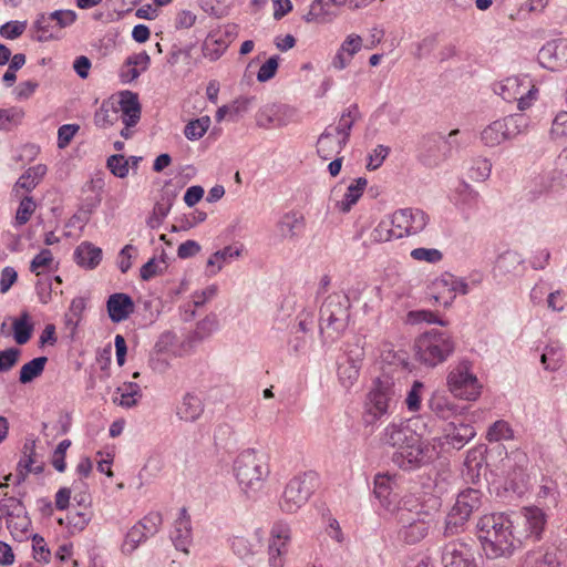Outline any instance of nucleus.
<instances>
[{
  "mask_svg": "<svg viewBox=\"0 0 567 567\" xmlns=\"http://www.w3.org/2000/svg\"><path fill=\"white\" fill-rule=\"evenodd\" d=\"M486 437L489 442L511 440V439H513V430L506 421L499 420V421H496L488 429Z\"/></svg>",
  "mask_w": 567,
  "mask_h": 567,
  "instance_id": "5fc2aeb1",
  "label": "nucleus"
},
{
  "mask_svg": "<svg viewBox=\"0 0 567 567\" xmlns=\"http://www.w3.org/2000/svg\"><path fill=\"white\" fill-rule=\"evenodd\" d=\"M399 524L398 539L405 545H416L427 537L435 526V515L412 495H405L395 511Z\"/></svg>",
  "mask_w": 567,
  "mask_h": 567,
  "instance_id": "7ed1b4c3",
  "label": "nucleus"
},
{
  "mask_svg": "<svg viewBox=\"0 0 567 567\" xmlns=\"http://www.w3.org/2000/svg\"><path fill=\"white\" fill-rule=\"evenodd\" d=\"M70 446H71V441L68 439L63 440L58 444L56 449L54 450V452L52 454L51 463L58 472L62 473L66 468L65 454Z\"/></svg>",
  "mask_w": 567,
  "mask_h": 567,
  "instance_id": "bf43d9fd",
  "label": "nucleus"
},
{
  "mask_svg": "<svg viewBox=\"0 0 567 567\" xmlns=\"http://www.w3.org/2000/svg\"><path fill=\"white\" fill-rule=\"evenodd\" d=\"M558 496L559 492L557 483L547 478L543 480V483L537 492V499H548L554 506H556L558 504Z\"/></svg>",
  "mask_w": 567,
  "mask_h": 567,
  "instance_id": "4d7b16f0",
  "label": "nucleus"
},
{
  "mask_svg": "<svg viewBox=\"0 0 567 567\" xmlns=\"http://www.w3.org/2000/svg\"><path fill=\"white\" fill-rule=\"evenodd\" d=\"M346 144L344 137H340V135L334 134L332 131L326 130L317 142V153L322 159L327 161L338 155Z\"/></svg>",
  "mask_w": 567,
  "mask_h": 567,
  "instance_id": "393cba45",
  "label": "nucleus"
},
{
  "mask_svg": "<svg viewBox=\"0 0 567 567\" xmlns=\"http://www.w3.org/2000/svg\"><path fill=\"white\" fill-rule=\"evenodd\" d=\"M443 567H478L471 545L455 539L442 547Z\"/></svg>",
  "mask_w": 567,
  "mask_h": 567,
  "instance_id": "f3484780",
  "label": "nucleus"
},
{
  "mask_svg": "<svg viewBox=\"0 0 567 567\" xmlns=\"http://www.w3.org/2000/svg\"><path fill=\"white\" fill-rule=\"evenodd\" d=\"M430 409L441 419H450L457 413V405L442 393H434L429 402Z\"/></svg>",
  "mask_w": 567,
  "mask_h": 567,
  "instance_id": "c9c22d12",
  "label": "nucleus"
},
{
  "mask_svg": "<svg viewBox=\"0 0 567 567\" xmlns=\"http://www.w3.org/2000/svg\"><path fill=\"white\" fill-rule=\"evenodd\" d=\"M494 91L507 102L517 101L520 111L536 100L537 89L528 75L509 76L494 85Z\"/></svg>",
  "mask_w": 567,
  "mask_h": 567,
  "instance_id": "9b49d317",
  "label": "nucleus"
},
{
  "mask_svg": "<svg viewBox=\"0 0 567 567\" xmlns=\"http://www.w3.org/2000/svg\"><path fill=\"white\" fill-rule=\"evenodd\" d=\"M450 392L458 399L475 401L482 391V384L472 372L470 362H460L447 375Z\"/></svg>",
  "mask_w": 567,
  "mask_h": 567,
  "instance_id": "ddd939ff",
  "label": "nucleus"
},
{
  "mask_svg": "<svg viewBox=\"0 0 567 567\" xmlns=\"http://www.w3.org/2000/svg\"><path fill=\"white\" fill-rule=\"evenodd\" d=\"M424 384L421 381H414L405 398V405L410 412H417L422 405Z\"/></svg>",
  "mask_w": 567,
  "mask_h": 567,
  "instance_id": "603ef678",
  "label": "nucleus"
},
{
  "mask_svg": "<svg viewBox=\"0 0 567 567\" xmlns=\"http://www.w3.org/2000/svg\"><path fill=\"white\" fill-rule=\"evenodd\" d=\"M115 102L123 124L135 126L141 118V104L137 94L131 91H122Z\"/></svg>",
  "mask_w": 567,
  "mask_h": 567,
  "instance_id": "aec40b11",
  "label": "nucleus"
},
{
  "mask_svg": "<svg viewBox=\"0 0 567 567\" xmlns=\"http://www.w3.org/2000/svg\"><path fill=\"white\" fill-rule=\"evenodd\" d=\"M80 506H82L81 511L71 512L68 516L69 525L73 529V532L83 530L92 519V511L90 508V496L81 495L80 499H78Z\"/></svg>",
  "mask_w": 567,
  "mask_h": 567,
  "instance_id": "2f4dec72",
  "label": "nucleus"
},
{
  "mask_svg": "<svg viewBox=\"0 0 567 567\" xmlns=\"http://www.w3.org/2000/svg\"><path fill=\"white\" fill-rule=\"evenodd\" d=\"M13 338L18 344H25L33 331V324L30 322V316L27 311L22 312L12 323Z\"/></svg>",
  "mask_w": 567,
  "mask_h": 567,
  "instance_id": "4c0bfd02",
  "label": "nucleus"
},
{
  "mask_svg": "<svg viewBox=\"0 0 567 567\" xmlns=\"http://www.w3.org/2000/svg\"><path fill=\"white\" fill-rule=\"evenodd\" d=\"M394 400V382L389 377L375 379L364 401L365 422L374 423L390 413Z\"/></svg>",
  "mask_w": 567,
  "mask_h": 567,
  "instance_id": "0eeeda50",
  "label": "nucleus"
},
{
  "mask_svg": "<svg viewBox=\"0 0 567 567\" xmlns=\"http://www.w3.org/2000/svg\"><path fill=\"white\" fill-rule=\"evenodd\" d=\"M172 540L176 549L188 554V546L192 542V524L190 517L185 508H182L178 517L174 523L171 534Z\"/></svg>",
  "mask_w": 567,
  "mask_h": 567,
  "instance_id": "5701e85b",
  "label": "nucleus"
},
{
  "mask_svg": "<svg viewBox=\"0 0 567 567\" xmlns=\"http://www.w3.org/2000/svg\"><path fill=\"white\" fill-rule=\"evenodd\" d=\"M564 361L563 348L558 343H550L546 347L545 352L540 357V362L546 370H558Z\"/></svg>",
  "mask_w": 567,
  "mask_h": 567,
  "instance_id": "79ce46f5",
  "label": "nucleus"
},
{
  "mask_svg": "<svg viewBox=\"0 0 567 567\" xmlns=\"http://www.w3.org/2000/svg\"><path fill=\"white\" fill-rule=\"evenodd\" d=\"M515 534L518 546L524 542L542 539L547 525L546 513L537 506H525L515 516Z\"/></svg>",
  "mask_w": 567,
  "mask_h": 567,
  "instance_id": "9d476101",
  "label": "nucleus"
},
{
  "mask_svg": "<svg viewBox=\"0 0 567 567\" xmlns=\"http://www.w3.org/2000/svg\"><path fill=\"white\" fill-rule=\"evenodd\" d=\"M389 152L390 148L388 146L378 145L369 155V163L367 167L372 171L379 168L389 155Z\"/></svg>",
  "mask_w": 567,
  "mask_h": 567,
  "instance_id": "774afa93",
  "label": "nucleus"
},
{
  "mask_svg": "<svg viewBox=\"0 0 567 567\" xmlns=\"http://www.w3.org/2000/svg\"><path fill=\"white\" fill-rule=\"evenodd\" d=\"M233 472L240 489L251 497L262 488L270 470L262 455L248 449L236 457Z\"/></svg>",
  "mask_w": 567,
  "mask_h": 567,
  "instance_id": "20e7f679",
  "label": "nucleus"
},
{
  "mask_svg": "<svg viewBox=\"0 0 567 567\" xmlns=\"http://www.w3.org/2000/svg\"><path fill=\"white\" fill-rule=\"evenodd\" d=\"M361 354L348 357L338 367V380L346 389H350L359 379L361 369Z\"/></svg>",
  "mask_w": 567,
  "mask_h": 567,
  "instance_id": "c85d7f7f",
  "label": "nucleus"
},
{
  "mask_svg": "<svg viewBox=\"0 0 567 567\" xmlns=\"http://www.w3.org/2000/svg\"><path fill=\"white\" fill-rule=\"evenodd\" d=\"M550 135L554 140H563L567 137V112H559L551 124Z\"/></svg>",
  "mask_w": 567,
  "mask_h": 567,
  "instance_id": "052dcab7",
  "label": "nucleus"
},
{
  "mask_svg": "<svg viewBox=\"0 0 567 567\" xmlns=\"http://www.w3.org/2000/svg\"><path fill=\"white\" fill-rule=\"evenodd\" d=\"M75 261L79 266L93 269L102 259V250L91 243H82L74 252Z\"/></svg>",
  "mask_w": 567,
  "mask_h": 567,
  "instance_id": "7c9ffc66",
  "label": "nucleus"
},
{
  "mask_svg": "<svg viewBox=\"0 0 567 567\" xmlns=\"http://www.w3.org/2000/svg\"><path fill=\"white\" fill-rule=\"evenodd\" d=\"M368 185V181L364 177H359L354 179L346 189L342 197L339 199L338 193L340 189L336 186L331 192L332 200L334 202V208L341 213H349L352 207L358 203V200L363 195Z\"/></svg>",
  "mask_w": 567,
  "mask_h": 567,
  "instance_id": "6ab92c4d",
  "label": "nucleus"
},
{
  "mask_svg": "<svg viewBox=\"0 0 567 567\" xmlns=\"http://www.w3.org/2000/svg\"><path fill=\"white\" fill-rule=\"evenodd\" d=\"M482 502V494L478 489L466 488L456 498L454 506L447 515L445 534H457L466 524L472 513L478 509Z\"/></svg>",
  "mask_w": 567,
  "mask_h": 567,
  "instance_id": "f8f14e48",
  "label": "nucleus"
},
{
  "mask_svg": "<svg viewBox=\"0 0 567 567\" xmlns=\"http://www.w3.org/2000/svg\"><path fill=\"white\" fill-rule=\"evenodd\" d=\"M395 228L391 225V220H381L371 231L370 239L372 243H386L398 239L393 231Z\"/></svg>",
  "mask_w": 567,
  "mask_h": 567,
  "instance_id": "3c124183",
  "label": "nucleus"
},
{
  "mask_svg": "<svg viewBox=\"0 0 567 567\" xmlns=\"http://www.w3.org/2000/svg\"><path fill=\"white\" fill-rule=\"evenodd\" d=\"M528 127V117L524 114H511L485 126L481 141L487 147H495L524 133Z\"/></svg>",
  "mask_w": 567,
  "mask_h": 567,
  "instance_id": "1a4fd4ad",
  "label": "nucleus"
},
{
  "mask_svg": "<svg viewBox=\"0 0 567 567\" xmlns=\"http://www.w3.org/2000/svg\"><path fill=\"white\" fill-rule=\"evenodd\" d=\"M47 362V357H38L24 363L20 369L19 381L27 384L40 377L44 371Z\"/></svg>",
  "mask_w": 567,
  "mask_h": 567,
  "instance_id": "58836bf2",
  "label": "nucleus"
},
{
  "mask_svg": "<svg viewBox=\"0 0 567 567\" xmlns=\"http://www.w3.org/2000/svg\"><path fill=\"white\" fill-rule=\"evenodd\" d=\"M239 255H240L239 249L234 248L231 246H227L224 249L218 250L215 254H213L209 257L207 265H208V267H216V269L214 270V274H216L217 271H219L223 268V266L226 262H229L231 259L239 257Z\"/></svg>",
  "mask_w": 567,
  "mask_h": 567,
  "instance_id": "de8ad7c7",
  "label": "nucleus"
},
{
  "mask_svg": "<svg viewBox=\"0 0 567 567\" xmlns=\"http://www.w3.org/2000/svg\"><path fill=\"white\" fill-rule=\"evenodd\" d=\"M150 536L142 532L135 524L126 534L121 550L125 555H131L141 543L145 542Z\"/></svg>",
  "mask_w": 567,
  "mask_h": 567,
  "instance_id": "a18cd8bd",
  "label": "nucleus"
},
{
  "mask_svg": "<svg viewBox=\"0 0 567 567\" xmlns=\"http://www.w3.org/2000/svg\"><path fill=\"white\" fill-rule=\"evenodd\" d=\"M305 229V217L298 212L286 213L278 223V230L284 238H296Z\"/></svg>",
  "mask_w": 567,
  "mask_h": 567,
  "instance_id": "c756f323",
  "label": "nucleus"
},
{
  "mask_svg": "<svg viewBox=\"0 0 567 567\" xmlns=\"http://www.w3.org/2000/svg\"><path fill=\"white\" fill-rule=\"evenodd\" d=\"M0 511L3 518H20L24 513V506L20 499L9 496L0 499Z\"/></svg>",
  "mask_w": 567,
  "mask_h": 567,
  "instance_id": "8fccbe9b",
  "label": "nucleus"
},
{
  "mask_svg": "<svg viewBox=\"0 0 567 567\" xmlns=\"http://www.w3.org/2000/svg\"><path fill=\"white\" fill-rule=\"evenodd\" d=\"M23 111L19 107L0 110V130H11L23 118Z\"/></svg>",
  "mask_w": 567,
  "mask_h": 567,
  "instance_id": "864d4df0",
  "label": "nucleus"
},
{
  "mask_svg": "<svg viewBox=\"0 0 567 567\" xmlns=\"http://www.w3.org/2000/svg\"><path fill=\"white\" fill-rule=\"evenodd\" d=\"M382 441L395 449L393 462L402 470L421 467L436 455L435 446L405 423L388 424L382 433Z\"/></svg>",
  "mask_w": 567,
  "mask_h": 567,
  "instance_id": "f257e3e1",
  "label": "nucleus"
},
{
  "mask_svg": "<svg viewBox=\"0 0 567 567\" xmlns=\"http://www.w3.org/2000/svg\"><path fill=\"white\" fill-rule=\"evenodd\" d=\"M142 398L141 388L137 383L125 382L117 388L113 402L122 408H132Z\"/></svg>",
  "mask_w": 567,
  "mask_h": 567,
  "instance_id": "473e14b6",
  "label": "nucleus"
},
{
  "mask_svg": "<svg viewBox=\"0 0 567 567\" xmlns=\"http://www.w3.org/2000/svg\"><path fill=\"white\" fill-rule=\"evenodd\" d=\"M48 172V168L44 164H37L32 167H29L23 175L19 177L13 186V193L16 196H19L20 190H24L30 193L33 190L40 182L43 179Z\"/></svg>",
  "mask_w": 567,
  "mask_h": 567,
  "instance_id": "a878e982",
  "label": "nucleus"
},
{
  "mask_svg": "<svg viewBox=\"0 0 567 567\" xmlns=\"http://www.w3.org/2000/svg\"><path fill=\"white\" fill-rule=\"evenodd\" d=\"M431 291L439 306L449 307L457 293L466 295L468 292V285L463 279L444 272L432 282Z\"/></svg>",
  "mask_w": 567,
  "mask_h": 567,
  "instance_id": "2eb2a0df",
  "label": "nucleus"
},
{
  "mask_svg": "<svg viewBox=\"0 0 567 567\" xmlns=\"http://www.w3.org/2000/svg\"><path fill=\"white\" fill-rule=\"evenodd\" d=\"M429 215L420 208H401L391 215V225L396 238L421 233L427 225Z\"/></svg>",
  "mask_w": 567,
  "mask_h": 567,
  "instance_id": "4468645a",
  "label": "nucleus"
},
{
  "mask_svg": "<svg viewBox=\"0 0 567 567\" xmlns=\"http://www.w3.org/2000/svg\"><path fill=\"white\" fill-rule=\"evenodd\" d=\"M476 432L474 427L470 424L465 423H450L445 429V437L446 442L451 444L455 449L463 447L467 442H470Z\"/></svg>",
  "mask_w": 567,
  "mask_h": 567,
  "instance_id": "cd10ccee",
  "label": "nucleus"
},
{
  "mask_svg": "<svg viewBox=\"0 0 567 567\" xmlns=\"http://www.w3.org/2000/svg\"><path fill=\"white\" fill-rule=\"evenodd\" d=\"M416 360L434 368L449 359L455 350L453 337L437 329L421 334L414 343Z\"/></svg>",
  "mask_w": 567,
  "mask_h": 567,
  "instance_id": "39448f33",
  "label": "nucleus"
},
{
  "mask_svg": "<svg viewBox=\"0 0 567 567\" xmlns=\"http://www.w3.org/2000/svg\"><path fill=\"white\" fill-rule=\"evenodd\" d=\"M106 309L110 319L117 323L126 320L134 312L135 306L128 295L117 292L109 297Z\"/></svg>",
  "mask_w": 567,
  "mask_h": 567,
  "instance_id": "4be33fe9",
  "label": "nucleus"
},
{
  "mask_svg": "<svg viewBox=\"0 0 567 567\" xmlns=\"http://www.w3.org/2000/svg\"><path fill=\"white\" fill-rule=\"evenodd\" d=\"M209 126V116H202L188 122L184 128V134L189 141H197L205 135Z\"/></svg>",
  "mask_w": 567,
  "mask_h": 567,
  "instance_id": "49530a36",
  "label": "nucleus"
},
{
  "mask_svg": "<svg viewBox=\"0 0 567 567\" xmlns=\"http://www.w3.org/2000/svg\"><path fill=\"white\" fill-rule=\"evenodd\" d=\"M395 475L377 474L374 477V495L380 503L389 508L392 504L391 494L395 486Z\"/></svg>",
  "mask_w": 567,
  "mask_h": 567,
  "instance_id": "f704fd0d",
  "label": "nucleus"
},
{
  "mask_svg": "<svg viewBox=\"0 0 567 567\" xmlns=\"http://www.w3.org/2000/svg\"><path fill=\"white\" fill-rule=\"evenodd\" d=\"M37 204L31 196H22L14 217V226L25 225L33 213L35 212Z\"/></svg>",
  "mask_w": 567,
  "mask_h": 567,
  "instance_id": "09e8293b",
  "label": "nucleus"
},
{
  "mask_svg": "<svg viewBox=\"0 0 567 567\" xmlns=\"http://www.w3.org/2000/svg\"><path fill=\"white\" fill-rule=\"evenodd\" d=\"M363 48V40L357 33H350L340 44L331 65L334 70L341 71L348 68L353 56Z\"/></svg>",
  "mask_w": 567,
  "mask_h": 567,
  "instance_id": "412c9836",
  "label": "nucleus"
},
{
  "mask_svg": "<svg viewBox=\"0 0 567 567\" xmlns=\"http://www.w3.org/2000/svg\"><path fill=\"white\" fill-rule=\"evenodd\" d=\"M291 529L288 524L277 522L270 529L268 555L270 567H284V556L288 551Z\"/></svg>",
  "mask_w": 567,
  "mask_h": 567,
  "instance_id": "dca6fc26",
  "label": "nucleus"
},
{
  "mask_svg": "<svg viewBox=\"0 0 567 567\" xmlns=\"http://www.w3.org/2000/svg\"><path fill=\"white\" fill-rule=\"evenodd\" d=\"M79 125L76 124H64L58 130V146L59 148H65L76 132L79 131Z\"/></svg>",
  "mask_w": 567,
  "mask_h": 567,
  "instance_id": "0e129e2a",
  "label": "nucleus"
},
{
  "mask_svg": "<svg viewBox=\"0 0 567 567\" xmlns=\"http://www.w3.org/2000/svg\"><path fill=\"white\" fill-rule=\"evenodd\" d=\"M525 567H561L557 556L553 551H528L525 558Z\"/></svg>",
  "mask_w": 567,
  "mask_h": 567,
  "instance_id": "e433bc0d",
  "label": "nucleus"
},
{
  "mask_svg": "<svg viewBox=\"0 0 567 567\" xmlns=\"http://www.w3.org/2000/svg\"><path fill=\"white\" fill-rule=\"evenodd\" d=\"M204 413V403L195 394L186 393L177 406V415L185 422H195Z\"/></svg>",
  "mask_w": 567,
  "mask_h": 567,
  "instance_id": "bb28decb",
  "label": "nucleus"
},
{
  "mask_svg": "<svg viewBox=\"0 0 567 567\" xmlns=\"http://www.w3.org/2000/svg\"><path fill=\"white\" fill-rule=\"evenodd\" d=\"M76 20V13L73 10H56L49 16H41L38 19L37 24L39 29H44L51 21H55V23L60 28H65L73 24Z\"/></svg>",
  "mask_w": 567,
  "mask_h": 567,
  "instance_id": "ea45409f",
  "label": "nucleus"
},
{
  "mask_svg": "<svg viewBox=\"0 0 567 567\" xmlns=\"http://www.w3.org/2000/svg\"><path fill=\"white\" fill-rule=\"evenodd\" d=\"M120 118L114 97L103 101L100 109L94 114V123L101 128L113 126Z\"/></svg>",
  "mask_w": 567,
  "mask_h": 567,
  "instance_id": "72a5a7b5",
  "label": "nucleus"
},
{
  "mask_svg": "<svg viewBox=\"0 0 567 567\" xmlns=\"http://www.w3.org/2000/svg\"><path fill=\"white\" fill-rule=\"evenodd\" d=\"M492 171V164L486 158H481L475 162V165L471 168V178L475 181H485Z\"/></svg>",
  "mask_w": 567,
  "mask_h": 567,
  "instance_id": "338daca9",
  "label": "nucleus"
},
{
  "mask_svg": "<svg viewBox=\"0 0 567 567\" xmlns=\"http://www.w3.org/2000/svg\"><path fill=\"white\" fill-rule=\"evenodd\" d=\"M539 63L551 71L567 66V40L558 39L547 42L538 52Z\"/></svg>",
  "mask_w": 567,
  "mask_h": 567,
  "instance_id": "a211bd4d",
  "label": "nucleus"
},
{
  "mask_svg": "<svg viewBox=\"0 0 567 567\" xmlns=\"http://www.w3.org/2000/svg\"><path fill=\"white\" fill-rule=\"evenodd\" d=\"M319 485V476L309 471L292 477L286 485L281 496L280 507L285 513H296L313 494Z\"/></svg>",
  "mask_w": 567,
  "mask_h": 567,
  "instance_id": "6e6552de",
  "label": "nucleus"
},
{
  "mask_svg": "<svg viewBox=\"0 0 567 567\" xmlns=\"http://www.w3.org/2000/svg\"><path fill=\"white\" fill-rule=\"evenodd\" d=\"M279 65V56L275 55L269 58L259 69L257 80L259 82H267L276 75Z\"/></svg>",
  "mask_w": 567,
  "mask_h": 567,
  "instance_id": "e2e57ef3",
  "label": "nucleus"
},
{
  "mask_svg": "<svg viewBox=\"0 0 567 567\" xmlns=\"http://www.w3.org/2000/svg\"><path fill=\"white\" fill-rule=\"evenodd\" d=\"M476 536L487 559L508 558L519 548L515 522L505 513L482 515L476 523Z\"/></svg>",
  "mask_w": 567,
  "mask_h": 567,
  "instance_id": "f03ea898",
  "label": "nucleus"
},
{
  "mask_svg": "<svg viewBox=\"0 0 567 567\" xmlns=\"http://www.w3.org/2000/svg\"><path fill=\"white\" fill-rule=\"evenodd\" d=\"M55 268L53 254L50 249H42L30 262V271L35 276L49 272Z\"/></svg>",
  "mask_w": 567,
  "mask_h": 567,
  "instance_id": "37998d69",
  "label": "nucleus"
},
{
  "mask_svg": "<svg viewBox=\"0 0 567 567\" xmlns=\"http://www.w3.org/2000/svg\"><path fill=\"white\" fill-rule=\"evenodd\" d=\"M411 257L414 260L426 262H439L443 255L440 250L434 248H415L411 251Z\"/></svg>",
  "mask_w": 567,
  "mask_h": 567,
  "instance_id": "680f3d73",
  "label": "nucleus"
},
{
  "mask_svg": "<svg viewBox=\"0 0 567 567\" xmlns=\"http://www.w3.org/2000/svg\"><path fill=\"white\" fill-rule=\"evenodd\" d=\"M107 167L117 177H125L128 174V165L122 155H112L107 159Z\"/></svg>",
  "mask_w": 567,
  "mask_h": 567,
  "instance_id": "69168bd1",
  "label": "nucleus"
},
{
  "mask_svg": "<svg viewBox=\"0 0 567 567\" xmlns=\"http://www.w3.org/2000/svg\"><path fill=\"white\" fill-rule=\"evenodd\" d=\"M27 25V21H9L0 27V35L14 40L24 33Z\"/></svg>",
  "mask_w": 567,
  "mask_h": 567,
  "instance_id": "13d9d810",
  "label": "nucleus"
},
{
  "mask_svg": "<svg viewBox=\"0 0 567 567\" xmlns=\"http://www.w3.org/2000/svg\"><path fill=\"white\" fill-rule=\"evenodd\" d=\"M357 116H358V107L355 105H352L346 112L342 113L337 126L328 127L327 130H330L334 134L340 135V137H344V141L348 142V138L350 136V131L357 120Z\"/></svg>",
  "mask_w": 567,
  "mask_h": 567,
  "instance_id": "c03bdc74",
  "label": "nucleus"
},
{
  "mask_svg": "<svg viewBox=\"0 0 567 567\" xmlns=\"http://www.w3.org/2000/svg\"><path fill=\"white\" fill-rule=\"evenodd\" d=\"M288 112H290V110L286 105H266L261 107L256 115L257 125L264 128L284 126L287 122L282 116Z\"/></svg>",
  "mask_w": 567,
  "mask_h": 567,
  "instance_id": "b1692460",
  "label": "nucleus"
},
{
  "mask_svg": "<svg viewBox=\"0 0 567 567\" xmlns=\"http://www.w3.org/2000/svg\"><path fill=\"white\" fill-rule=\"evenodd\" d=\"M350 299L343 292L329 295L320 308V329L331 338H339L347 329L350 318Z\"/></svg>",
  "mask_w": 567,
  "mask_h": 567,
  "instance_id": "423d86ee",
  "label": "nucleus"
},
{
  "mask_svg": "<svg viewBox=\"0 0 567 567\" xmlns=\"http://www.w3.org/2000/svg\"><path fill=\"white\" fill-rule=\"evenodd\" d=\"M163 523L162 515L158 512H151L145 515L136 525L145 532L146 535H155Z\"/></svg>",
  "mask_w": 567,
  "mask_h": 567,
  "instance_id": "6e6d98bb",
  "label": "nucleus"
},
{
  "mask_svg": "<svg viewBox=\"0 0 567 567\" xmlns=\"http://www.w3.org/2000/svg\"><path fill=\"white\" fill-rule=\"evenodd\" d=\"M348 0H313L306 17L307 22L321 21V17L329 14L332 7H342Z\"/></svg>",
  "mask_w": 567,
  "mask_h": 567,
  "instance_id": "a19ab883",
  "label": "nucleus"
}]
</instances>
